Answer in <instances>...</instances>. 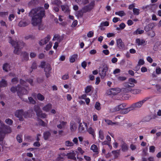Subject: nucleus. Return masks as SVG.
Wrapping results in <instances>:
<instances>
[{
	"label": "nucleus",
	"mask_w": 161,
	"mask_h": 161,
	"mask_svg": "<svg viewBox=\"0 0 161 161\" xmlns=\"http://www.w3.org/2000/svg\"><path fill=\"white\" fill-rule=\"evenodd\" d=\"M32 17L31 23L34 26H38L40 30H43L45 27L42 22V18L45 16V11L43 8L38 7L32 9L29 13Z\"/></svg>",
	"instance_id": "1"
},
{
	"label": "nucleus",
	"mask_w": 161,
	"mask_h": 161,
	"mask_svg": "<svg viewBox=\"0 0 161 161\" xmlns=\"http://www.w3.org/2000/svg\"><path fill=\"white\" fill-rule=\"evenodd\" d=\"M9 42L14 47V53L18 55L20 54L21 49L25 45V43L22 41H14L11 39L10 40Z\"/></svg>",
	"instance_id": "2"
},
{
	"label": "nucleus",
	"mask_w": 161,
	"mask_h": 161,
	"mask_svg": "<svg viewBox=\"0 0 161 161\" xmlns=\"http://www.w3.org/2000/svg\"><path fill=\"white\" fill-rule=\"evenodd\" d=\"M1 129V130H0V141H3L5 134L10 132L9 127L4 124L2 125Z\"/></svg>",
	"instance_id": "3"
},
{
	"label": "nucleus",
	"mask_w": 161,
	"mask_h": 161,
	"mask_svg": "<svg viewBox=\"0 0 161 161\" xmlns=\"http://www.w3.org/2000/svg\"><path fill=\"white\" fill-rule=\"evenodd\" d=\"M33 110L36 112V115L38 117L42 118H44L46 117L47 116V114L42 112L40 107L38 105H34Z\"/></svg>",
	"instance_id": "4"
},
{
	"label": "nucleus",
	"mask_w": 161,
	"mask_h": 161,
	"mask_svg": "<svg viewBox=\"0 0 161 161\" xmlns=\"http://www.w3.org/2000/svg\"><path fill=\"white\" fill-rule=\"evenodd\" d=\"M150 98V97H146L141 101L134 103L130 106L132 110L135 108H140L142 106L145 102Z\"/></svg>",
	"instance_id": "5"
},
{
	"label": "nucleus",
	"mask_w": 161,
	"mask_h": 161,
	"mask_svg": "<svg viewBox=\"0 0 161 161\" xmlns=\"http://www.w3.org/2000/svg\"><path fill=\"white\" fill-rule=\"evenodd\" d=\"M99 70V74L101 76V78H104L106 75V72L108 70V67L107 65L104 64L103 67H100Z\"/></svg>",
	"instance_id": "6"
},
{
	"label": "nucleus",
	"mask_w": 161,
	"mask_h": 161,
	"mask_svg": "<svg viewBox=\"0 0 161 161\" xmlns=\"http://www.w3.org/2000/svg\"><path fill=\"white\" fill-rule=\"evenodd\" d=\"M94 5L95 1H93L89 5L84 7L82 8L83 12L86 13L87 12H90L93 8Z\"/></svg>",
	"instance_id": "7"
},
{
	"label": "nucleus",
	"mask_w": 161,
	"mask_h": 161,
	"mask_svg": "<svg viewBox=\"0 0 161 161\" xmlns=\"http://www.w3.org/2000/svg\"><path fill=\"white\" fill-rule=\"evenodd\" d=\"M28 93V91L26 89L23 87H21L19 85H18L17 93L18 95L20 98H21L22 95L26 94Z\"/></svg>",
	"instance_id": "8"
},
{
	"label": "nucleus",
	"mask_w": 161,
	"mask_h": 161,
	"mask_svg": "<svg viewBox=\"0 0 161 161\" xmlns=\"http://www.w3.org/2000/svg\"><path fill=\"white\" fill-rule=\"evenodd\" d=\"M137 82L136 80L133 78H130L129 79V82L125 83L124 84L125 87H128L130 88L134 87L135 86L134 84H136Z\"/></svg>",
	"instance_id": "9"
},
{
	"label": "nucleus",
	"mask_w": 161,
	"mask_h": 161,
	"mask_svg": "<svg viewBox=\"0 0 161 161\" xmlns=\"http://www.w3.org/2000/svg\"><path fill=\"white\" fill-rule=\"evenodd\" d=\"M44 71L47 78L50 76V74L51 73V70L52 68L50 64H47L46 67L44 68Z\"/></svg>",
	"instance_id": "10"
},
{
	"label": "nucleus",
	"mask_w": 161,
	"mask_h": 161,
	"mask_svg": "<svg viewBox=\"0 0 161 161\" xmlns=\"http://www.w3.org/2000/svg\"><path fill=\"white\" fill-rule=\"evenodd\" d=\"M126 104L125 103L120 104V105L115 107L113 109H112L113 110L112 111V112H114L119 111L120 110H122L125 108V107H126Z\"/></svg>",
	"instance_id": "11"
},
{
	"label": "nucleus",
	"mask_w": 161,
	"mask_h": 161,
	"mask_svg": "<svg viewBox=\"0 0 161 161\" xmlns=\"http://www.w3.org/2000/svg\"><path fill=\"white\" fill-rule=\"evenodd\" d=\"M23 110H17L15 113V116L17 118H19V119L20 121H23L24 119L23 117Z\"/></svg>",
	"instance_id": "12"
},
{
	"label": "nucleus",
	"mask_w": 161,
	"mask_h": 161,
	"mask_svg": "<svg viewBox=\"0 0 161 161\" xmlns=\"http://www.w3.org/2000/svg\"><path fill=\"white\" fill-rule=\"evenodd\" d=\"M87 124L85 122L81 123H80L79 127V131L81 132L85 131V129L87 128Z\"/></svg>",
	"instance_id": "13"
},
{
	"label": "nucleus",
	"mask_w": 161,
	"mask_h": 161,
	"mask_svg": "<svg viewBox=\"0 0 161 161\" xmlns=\"http://www.w3.org/2000/svg\"><path fill=\"white\" fill-rule=\"evenodd\" d=\"M50 39V36L49 35H47V37L44 39L41 40L39 42V44L41 46L46 44L49 41Z\"/></svg>",
	"instance_id": "14"
},
{
	"label": "nucleus",
	"mask_w": 161,
	"mask_h": 161,
	"mask_svg": "<svg viewBox=\"0 0 161 161\" xmlns=\"http://www.w3.org/2000/svg\"><path fill=\"white\" fill-rule=\"evenodd\" d=\"M78 153L77 152L73 151L72 153H67V156L69 159H72L75 160L76 159L75 155Z\"/></svg>",
	"instance_id": "15"
},
{
	"label": "nucleus",
	"mask_w": 161,
	"mask_h": 161,
	"mask_svg": "<svg viewBox=\"0 0 161 161\" xmlns=\"http://www.w3.org/2000/svg\"><path fill=\"white\" fill-rule=\"evenodd\" d=\"M155 26V24L154 23H149L145 27L144 30L146 32L149 31Z\"/></svg>",
	"instance_id": "16"
},
{
	"label": "nucleus",
	"mask_w": 161,
	"mask_h": 161,
	"mask_svg": "<svg viewBox=\"0 0 161 161\" xmlns=\"http://www.w3.org/2000/svg\"><path fill=\"white\" fill-rule=\"evenodd\" d=\"M117 44L118 47L120 49L124 47L125 44L122 42L121 39H118L117 40Z\"/></svg>",
	"instance_id": "17"
},
{
	"label": "nucleus",
	"mask_w": 161,
	"mask_h": 161,
	"mask_svg": "<svg viewBox=\"0 0 161 161\" xmlns=\"http://www.w3.org/2000/svg\"><path fill=\"white\" fill-rule=\"evenodd\" d=\"M21 56H22L23 58V60L27 61L28 60L29 58V55L28 53L26 52H20V54Z\"/></svg>",
	"instance_id": "18"
},
{
	"label": "nucleus",
	"mask_w": 161,
	"mask_h": 161,
	"mask_svg": "<svg viewBox=\"0 0 161 161\" xmlns=\"http://www.w3.org/2000/svg\"><path fill=\"white\" fill-rule=\"evenodd\" d=\"M62 10L65 13H69V6L67 5H62L61 6Z\"/></svg>",
	"instance_id": "19"
},
{
	"label": "nucleus",
	"mask_w": 161,
	"mask_h": 161,
	"mask_svg": "<svg viewBox=\"0 0 161 161\" xmlns=\"http://www.w3.org/2000/svg\"><path fill=\"white\" fill-rule=\"evenodd\" d=\"M52 108V105L50 103H48L45 106L42 108V110L46 112L49 111Z\"/></svg>",
	"instance_id": "20"
},
{
	"label": "nucleus",
	"mask_w": 161,
	"mask_h": 161,
	"mask_svg": "<svg viewBox=\"0 0 161 161\" xmlns=\"http://www.w3.org/2000/svg\"><path fill=\"white\" fill-rule=\"evenodd\" d=\"M63 37L59 35H55L53 39V41L57 40L59 42H60L63 39Z\"/></svg>",
	"instance_id": "21"
},
{
	"label": "nucleus",
	"mask_w": 161,
	"mask_h": 161,
	"mask_svg": "<svg viewBox=\"0 0 161 161\" xmlns=\"http://www.w3.org/2000/svg\"><path fill=\"white\" fill-rule=\"evenodd\" d=\"M8 83L7 81L5 80L2 79L0 81V87H6L7 86Z\"/></svg>",
	"instance_id": "22"
},
{
	"label": "nucleus",
	"mask_w": 161,
	"mask_h": 161,
	"mask_svg": "<svg viewBox=\"0 0 161 161\" xmlns=\"http://www.w3.org/2000/svg\"><path fill=\"white\" fill-rule=\"evenodd\" d=\"M10 66L9 64L6 63L4 64L3 66V69L5 71L8 72L10 70Z\"/></svg>",
	"instance_id": "23"
},
{
	"label": "nucleus",
	"mask_w": 161,
	"mask_h": 161,
	"mask_svg": "<svg viewBox=\"0 0 161 161\" xmlns=\"http://www.w3.org/2000/svg\"><path fill=\"white\" fill-rule=\"evenodd\" d=\"M132 110L131 106L130 107L125 108H124L121 111V114H126L128 113L130 110Z\"/></svg>",
	"instance_id": "24"
},
{
	"label": "nucleus",
	"mask_w": 161,
	"mask_h": 161,
	"mask_svg": "<svg viewBox=\"0 0 161 161\" xmlns=\"http://www.w3.org/2000/svg\"><path fill=\"white\" fill-rule=\"evenodd\" d=\"M91 149L94 152H95L96 154H98L99 153L98 149L96 145L95 144L92 145L91 146Z\"/></svg>",
	"instance_id": "25"
},
{
	"label": "nucleus",
	"mask_w": 161,
	"mask_h": 161,
	"mask_svg": "<svg viewBox=\"0 0 161 161\" xmlns=\"http://www.w3.org/2000/svg\"><path fill=\"white\" fill-rule=\"evenodd\" d=\"M136 42L138 46L141 45L143 44L145 41L143 39H140L139 38H137L136 39Z\"/></svg>",
	"instance_id": "26"
},
{
	"label": "nucleus",
	"mask_w": 161,
	"mask_h": 161,
	"mask_svg": "<svg viewBox=\"0 0 161 161\" xmlns=\"http://www.w3.org/2000/svg\"><path fill=\"white\" fill-rule=\"evenodd\" d=\"M141 90L139 89H131V92L134 94H138L141 93Z\"/></svg>",
	"instance_id": "27"
},
{
	"label": "nucleus",
	"mask_w": 161,
	"mask_h": 161,
	"mask_svg": "<svg viewBox=\"0 0 161 161\" xmlns=\"http://www.w3.org/2000/svg\"><path fill=\"white\" fill-rule=\"evenodd\" d=\"M28 24L29 23L26 21H21L19 22L18 25L20 27H25L28 25Z\"/></svg>",
	"instance_id": "28"
},
{
	"label": "nucleus",
	"mask_w": 161,
	"mask_h": 161,
	"mask_svg": "<svg viewBox=\"0 0 161 161\" xmlns=\"http://www.w3.org/2000/svg\"><path fill=\"white\" fill-rule=\"evenodd\" d=\"M144 32V30H141L140 29H137L136 31H135L133 33L134 35L139 34H143Z\"/></svg>",
	"instance_id": "29"
},
{
	"label": "nucleus",
	"mask_w": 161,
	"mask_h": 161,
	"mask_svg": "<svg viewBox=\"0 0 161 161\" xmlns=\"http://www.w3.org/2000/svg\"><path fill=\"white\" fill-rule=\"evenodd\" d=\"M128 145L126 143H124L121 146V150L123 152H126L128 150Z\"/></svg>",
	"instance_id": "30"
},
{
	"label": "nucleus",
	"mask_w": 161,
	"mask_h": 161,
	"mask_svg": "<svg viewBox=\"0 0 161 161\" xmlns=\"http://www.w3.org/2000/svg\"><path fill=\"white\" fill-rule=\"evenodd\" d=\"M131 88L128 87H125L121 89V91L124 93H126L129 92L131 91Z\"/></svg>",
	"instance_id": "31"
},
{
	"label": "nucleus",
	"mask_w": 161,
	"mask_h": 161,
	"mask_svg": "<svg viewBox=\"0 0 161 161\" xmlns=\"http://www.w3.org/2000/svg\"><path fill=\"white\" fill-rule=\"evenodd\" d=\"M66 124V122L62 121L60 122V124L57 126L58 128L59 129H62L64 127Z\"/></svg>",
	"instance_id": "32"
},
{
	"label": "nucleus",
	"mask_w": 161,
	"mask_h": 161,
	"mask_svg": "<svg viewBox=\"0 0 161 161\" xmlns=\"http://www.w3.org/2000/svg\"><path fill=\"white\" fill-rule=\"evenodd\" d=\"M105 121L108 125H119V123L113 122L111 120L108 119H105Z\"/></svg>",
	"instance_id": "33"
},
{
	"label": "nucleus",
	"mask_w": 161,
	"mask_h": 161,
	"mask_svg": "<svg viewBox=\"0 0 161 161\" xmlns=\"http://www.w3.org/2000/svg\"><path fill=\"white\" fill-rule=\"evenodd\" d=\"M36 97L37 99L41 101H42L45 99L44 97L41 94V93H38Z\"/></svg>",
	"instance_id": "34"
},
{
	"label": "nucleus",
	"mask_w": 161,
	"mask_h": 161,
	"mask_svg": "<svg viewBox=\"0 0 161 161\" xmlns=\"http://www.w3.org/2000/svg\"><path fill=\"white\" fill-rule=\"evenodd\" d=\"M78 55L77 54H75L71 56L70 58V61L71 63H73L75 61V59L77 57Z\"/></svg>",
	"instance_id": "35"
},
{
	"label": "nucleus",
	"mask_w": 161,
	"mask_h": 161,
	"mask_svg": "<svg viewBox=\"0 0 161 161\" xmlns=\"http://www.w3.org/2000/svg\"><path fill=\"white\" fill-rule=\"evenodd\" d=\"M113 89V95H116L119 93L120 92V89L119 88H112Z\"/></svg>",
	"instance_id": "36"
},
{
	"label": "nucleus",
	"mask_w": 161,
	"mask_h": 161,
	"mask_svg": "<svg viewBox=\"0 0 161 161\" xmlns=\"http://www.w3.org/2000/svg\"><path fill=\"white\" fill-rule=\"evenodd\" d=\"M87 131L90 134L92 135L93 137L94 138L95 136V133L92 127H90L87 130Z\"/></svg>",
	"instance_id": "37"
},
{
	"label": "nucleus",
	"mask_w": 161,
	"mask_h": 161,
	"mask_svg": "<svg viewBox=\"0 0 161 161\" xmlns=\"http://www.w3.org/2000/svg\"><path fill=\"white\" fill-rule=\"evenodd\" d=\"M51 134L49 131H47L44 133V137L45 140L47 139L49 136H50Z\"/></svg>",
	"instance_id": "38"
},
{
	"label": "nucleus",
	"mask_w": 161,
	"mask_h": 161,
	"mask_svg": "<svg viewBox=\"0 0 161 161\" xmlns=\"http://www.w3.org/2000/svg\"><path fill=\"white\" fill-rule=\"evenodd\" d=\"M76 129V127L75 125V124L73 122H71L70 123V129L71 131H74Z\"/></svg>",
	"instance_id": "39"
},
{
	"label": "nucleus",
	"mask_w": 161,
	"mask_h": 161,
	"mask_svg": "<svg viewBox=\"0 0 161 161\" xmlns=\"http://www.w3.org/2000/svg\"><path fill=\"white\" fill-rule=\"evenodd\" d=\"M93 88L91 86H88L85 88V92L86 93H89L92 90V89Z\"/></svg>",
	"instance_id": "40"
},
{
	"label": "nucleus",
	"mask_w": 161,
	"mask_h": 161,
	"mask_svg": "<svg viewBox=\"0 0 161 161\" xmlns=\"http://www.w3.org/2000/svg\"><path fill=\"white\" fill-rule=\"evenodd\" d=\"M99 138L101 140H103L104 139V133L101 130H100L99 131Z\"/></svg>",
	"instance_id": "41"
},
{
	"label": "nucleus",
	"mask_w": 161,
	"mask_h": 161,
	"mask_svg": "<svg viewBox=\"0 0 161 161\" xmlns=\"http://www.w3.org/2000/svg\"><path fill=\"white\" fill-rule=\"evenodd\" d=\"M140 10L138 9L134 8L133 9V11L134 14L138 15L139 14Z\"/></svg>",
	"instance_id": "42"
},
{
	"label": "nucleus",
	"mask_w": 161,
	"mask_h": 161,
	"mask_svg": "<svg viewBox=\"0 0 161 161\" xmlns=\"http://www.w3.org/2000/svg\"><path fill=\"white\" fill-rule=\"evenodd\" d=\"M115 14L116 15H119L121 17L124 16L125 15V13L124 11H120L116 12H115Z\"/></svg>",
	"instance_id": "43"
},
{
	"label": "nucleus",
	"mask_w": 161,
	"mask_h": 161,
	"mask_svg": "<svg viewBox=\"0 0 161 161\" xmlns=\"http://www.w3.org/2000/svg\"><path fill=\"white\" fill-rule=\"evenodd\" d=\"M112 153L114 155L115 158H117L119 155V151L117 150L112 151Z\"/></svg>",
	"instance_id": "44"
},
{
	"label": "nucleus",
	"mask_w": 161,
	"mask_h": 161,
	"mask_svg": "<svg viewBox=\"0 0 161 161\" xmlns=\"http://www.w3.org/2000/svg\"><path fill=\"white\" fill-rule=\"evenodd\" d=\"M18 85L17 86H13L11 89L10 90L12 92L14 93L16 92H17V89L18 88Z\"/></svg>",
	"instance_id": "45"
},
{
	"label": "nucleus",
	"mask_w": 161,
	"mask_h": 161,
	"mask_svg": "<svg viewBox=\"0 0 161 161\" xmlns=\"http://www.w3.org/2000/svg\"><path fill=\"white\" fill-rule=\"evenodd\" d=\"M147 34L151 37H154L155 35V34L153 31H150L147 33Z\"/></svg>",
	"instance_id": "46"
},
{
	"label": "nucleus",
	"mask_w": 161,
	"mask_h": 161,
	"mask_svg": "<svg viewBox=\"0 0 161 161\" xmlns=\"http://www.w3.org/2000/svg\"><path fill=\"white\" fill-rule=\"evenodd\" d=\"M95 108L97 110H100L101 109L100 103L97 102L95 104Z\"/></svg>",
	"instance_id": "47"
},
{
	"label": "nucleus",
	"mask_w": 161,
	"mask_h": 161,
	"mask_svg": "<svg viewBox=\"0 0 161 161\" xmlns=\"http://www.w3.org/2000/svg\"><path fill=\"white\" fill-rule=\"evenodd\" d=\"M85 13V12H83L82 9H82L78 11L77 16L78 17H82L83 15V14Z\"/></svg>",
	"instance_id": "48"
},
{
	"label": "nucleus",
	"mask_w": 161,
	"mask_h": 161,
	"mask_svg": "<svg viewBox=\"0 0 161 161\" xmlns=\"http://www.w3.org/2000/svg\"><path fill=\"white\" fill-rule=\"evenodd\" d=\"M5 122L8 124L11 125L12 124L13 121L12 120L9 118L5 120Z\"/></svg>",
	"instance_id": "49"
},
{
	"label": "nucleus",
	"mask_w": 161,
	"mask_h": 161,
	"mask_svg": "<svg viewBox=\"0 0 161 161\" xmlns=\"http://www.w3.org/2000/svg\"><path fill=\"white\" fill-rule=\"evenodd\" d=\"M28 99L29 102L33 104H35L36 103V101L32 97H29Z\"/></svg>",
	"instance_id": "50"
},
{
	"label": "nucleus",
	"mask_w": 161,
	"mask_h": 161,
	"mask_svg": "<svg viewBox=\"0 0 161 161\" xmlns=\"http://www.w3.org/2000/svg\"><path fill=\"white\" fill-rule=\"evenodd\" d=\"M8 12H0V16L2 17H3L5 16L8 15Z\"/></svg>",
	"instance_id": "51"
},
{
	"label": "nucleus",
	"mask_w": 161,
	"mask_h": 161,
	"mask_svg": "<svg viewBox=\"0 0 161 161\" xmlns=\"http://www.w3.org/2000/svg\"><path fill=\"white\" fill-rule=\"evenodd\" d=\"M52 46V43L51 42H49L48 44H47L46 47V49L47 50H49Z\"/></svg>",
	"instance_id": "52"
},
{
	"label": "nucleus",
	"mask_w": 161,
	"mask_h": 161,
	"mask_svg": "<svg viewBox=\"0 0 161 161\" xmlns=\"http://www.w3.org/2000/svg\"><path fill=\"white\" fill-rule=\"evenodd\" d=\"M64 160V158L58 155V157L56 159V161H63Z\"/></svg>",
	"instance_id": "53"
},
{
	"label": "nucleus",
	"mask_w": 161,
	"mask_h": 161,
	"mask_svg": "<svg viewBox=\"0 0 161 161\" xmlns=\"http://www.w3.org/2000/svg\"><path fill=\"white\" fill-rule=\"evenodd\" d=\"M155 147L153 146H152L149 147V152L151 153H154L155 151Z\"/></svg>",
	"instance_id": "54"
},
{
	"label": "nucleus",
	"mask_w": 161,
	"mask_h": 161,
	"mask_svg": "<svg viewBox=\"0 0 161 161\" xmlns=\"http://www.w3.org/2000/svg\"><path fill=\"white\" fill-rule=\"evenodd\" d=\"M157 90L159 92L161 93V86L159 85H156L155 86Z\"/></svg>",
	"instance_id": "55"
},
{
	"label": "nucleus",
	"mask_w": 161,
	"mask_h": 161,
	"mask_svg": "<svg viewBox=\"0 0 161 161\" xmlns=\"http://www.w3.org/2000/svg\"><path fill=\"white\" fill-rule=\"evenodd\" d=\"M31 68L32 69H35L37 68V65L36 62H34L33 63Z\"/></svg>",
	"instance_id": "56"
},
{
	"label": "nucleus",
	"mask_w": 161,
	"mask_h": 161,
	"mask_svg": "<svg viewBox=\"0 0 161 161\" xmlns=\"http://www.w3.org/2000/svg\"><path fill=\"white\" fill-rule=\"evenodd\" d=\"M25 140H32V137L31 136L27 135L25 136Z\"/></svg>",
	"instance_id": "57"
},
{
	"label": "nucleus",
	"mask_w": 161,
	"mask_h": 161,
	"mask_svg": "<svg viewBox=\"0 0 161 161\" xmlns=\"http://www.w3.org/2000/svg\"><path fill=\"white\" fill-rule=\"evenodd\" d=\"M65 144L67 146H72L73 145L72 142H66Z\"/></svg>",
	"instance_id": "58"
},
{
	"label": "nucleus",
	"mask_w": 161,
	"mask_h": 161,
	"mask_svg": "<svg viewBox=\"0 0 161 161\" xmlns=\"http://www.w3.org/2000/svg\"><path fill=\"white\" fill-rule=\"evenodd\" d=\"M144 64V61L143 59H140L138 62V65H143Z\"/></svg>",
	"instance_id": "59"
},
{
	"label": "nucleus",
	"mask_w": 161,
	"mask_h": 161,
	"mask_svg": "<svg viewBox=\"0 0 161 161\" xmlns=\"http://www.w3.org/2000/svg\"><path fill=\"white\" fill-rule=\"evenodd\" d=\"M23 116L25 118L28 117L29 116V114L28 112L25 111L24 112L23 111Z\"/></svg>",
	"instance_id": "60"
},
{
	"label": "nucleus",
	"mask_w": 161,
	"mask_h": 161,
	"mask_svg": "<svg viewBox=\"0 0 161 161\" xmlns=\"http://www.w3.org/2000/svg\"><path fill=\"white\" fill-rule=\"evenodd\" d=\"M22 136L18 135L16 137V139L17 141H22Z\"/></svg>",
	"instance_id": "61"
},
{
	"label": "nucleus",
	"mask_w": 161,
	"mask_h": 161,
	"mask_svg": "<svg viewBox=\"0 0 161 161\" xmlns=\"http://www.w3.org/2000/svg\"><path fill=\"white\" fill-rule=\"evenodd\" d=\"M101 24V26H107L109 25V23L108 21H105V22H102Z\"/></svg>",
	"instance_id": "62"
},
{
	"label": "nucleus",
	"mask_w": 161,
	"mask_h": 161,
	"mask_svg": "<svg viewBox=\"0 0 161 161\" xmlns=\"http://www.w3.org/2000/svg\"><path fill=\"white\" fill-rule=\"evenodd\" d=\"M94 33L92 31H90L87 34V36L88 37H91L93 35Z\"/></svg>",
	"instance_id": "63"
},
{
	"label": "nucleus",
	"mask_w": 161,
	"mask_h": 161,
	"mask_svg": "<svg viewBox=\"0 0 161 161\" xmlns=\"http://www.w3.org/2000/svg\"><path fill=\"white\" fill-rule=\"evenodd\" d=\"M156 73L157 74H159L161 73V69L159 67L156 68Z\"/></svg>",
	"instance_id": "64"
}]
</instances>
